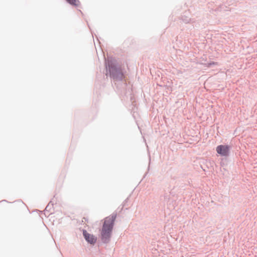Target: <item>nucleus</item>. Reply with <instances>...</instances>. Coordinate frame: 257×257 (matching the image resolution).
<instances>
[{
	"instance_id": "nucleus-1",
	"label": "nucleus",
	"mask_w": 257,
	"mask_h": 257,
	"mask_svg": "<svg viewBox=\"0 0 257 257\" xmlns=\"http://www.w3.org/2000/svg\"><path fill=\"white\" fill-rule=\"evenodd\" d=\"M115 216L112 215L106 217L101 231V239L104 242H107L111 235Z\"/></svg>"
},
{
	"instance_id": "nucleus-2",
	"label": "nucleus",
	"mask_w": 257,
	"mask_h": 257,
	"mask_svg": "<svg viewBox=\"0 0 257 257\" xmlns=\"http://www.w3.org/2000/svg\"><path fill=\"white\" fill-rule=\"evenodd\" d=\"M229 149L230 147L228 145H219L216 147V151L221 156H227Z\"/></svg>"
},
{
	"instance_id": "nucleus-3",
	"label": "nucleus",
	"mask_w": 257,
	"mask_h": 257,
	"mask_svg": "<svg viewBox=\"0 0 257 257\" xmlns=\"http://www.w3.org/2000/svg\"><path fill=\"white\" fill-rule=\"evenodd\" d=\"M83 235L85 237V239L89 243L92 244L95 242L96 238L93 235L86 232V231H83Z\"/></svg>"
},
{
	"instance_id": "nucleus-4",
	"label": "nucleus",
	"mask_w": 257,
	"mask_h": 257,
	"mask_svg": "<svg viewBox=\"0 0 257 257\" xmlns=\"http://www.w3.org/2000/svg\"><path fill=\"white\" fill-rule=\"evenodd\" d=\"M70 5L74 6H78L80 5L79 0H66Z\"/></svg>"
}]
</instances>
